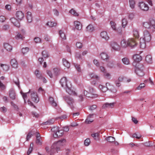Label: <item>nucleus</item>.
Listing matches in <instances>:
<instances>
[{
	"label": "nucleus",
	"mask_w": 155,
	"mask_h": 155,
	"mask_svg": "<svg viewBox=\"0 0 155 155\" xmlns=\"http://www.w3.org/2000/svg\"><path fill=\"white\" fill-rule=\"evenodd\" d=\"M66 141L65 139H62L54 143L51 147L50 150L48 153V155H53L54 153L60 150V147L64 144Z\"/></svg>",
	"instance_id": "obj_1"
},
{
	"label": "nucleus",
	"mask_w": 155,
	"mask_h": 155,
	"mask_svg": "<svg viewBox=\"0 0 155 155\" xmlns=\"http://www.w3.org/2000/svg\"><path fill=\"white\" fill-rule=\"evenodd\" d=\"M151 36L150 33L147 30L144 31L143 36L140 39V47L142 49L146 47V42H150L151 40Z\"/></svg>",
	"instance_id": "obj_2"
},
{
	"label": "nucleus",
	"mask_w": 155,
	"mask_h": 155,
	"mask_svg": "<svg viewBox=\"0 0 155 155\" xmlns=\"http://www.w3.org/2000/svg\"><path fill=\"white\" fill-rule=\"evenodd\" d=\"M67 80L65 77L62 78L60 81V83L62 87H66L67 92L70 95L74 96L77 95V93L74 91L72 90L71 88L68 87L67 84Z\"/></svg>",
	"instance_id": "obj_3"
},
{
	"label": "nucleus",
	"mask_w": 155,
	"mask_h": 155,
	"mask_svg": "<svg viewBox=\"0 0 155 155\" xmlns=\"http://www.w3.org/2000/svg\"><path fill=\"white\" fill-rule=\"evenodd\" d=\"M88 88L89 89V92L86 90L84 91V96L89 97H98V95L96 93L94 89L91 87H89Z\"/></svg>",
	"instance_id": "obj_4"
},
{
	"label": "nucleus",
	"mask_w": 155,
	"mask_h": 155,
	"mask_svg": "<svg viewBox=\"0 0 155 155\" xmlns=\"http://www.w3.org/2000/svg\"><path fill=\"white\" fill-rule=\"evenodd\" d=\"M65 101L72 109H73L75 106L76 103L74 99L69 96H65L64 97Z\"/></svg>",
	"instance_id": "obj_5"
},
{
	"label": "nucleus",
	"mask_w": 155,
	"mask_h": 155,
	"mask_svg": "<svg viewBox=\"0 0 155 155\" xmlns=\"http://www.w3.org/2000/svg\"><path fill=\"white\" fill-rule=\"evenodd\" d=\"M143 25L145 28L150 29L153 31L155 29V21L152 20L149 22H144Z\"/></svg>",
	"instance_id": "obj_6"
},
{
	"label": "nucleus",
	"mask_w": 155,
	"mask_h": 155,
	"mask_svg": "<svg viewBox=\"0 0 155 155\" xmlns=\"http://www.w3.org/2000/svg\"><path fill=\"white\" fill-rule=\"evenodd\" d=\"M51 130L54 133L53 136L54 138L61 137L64 134L63 131L62 130H59L57 127H53Z\"/></svg>",
	"instance_id": "obj_7"
},
{
	"label": "nucleus",
	"mask_w": 155,
	"mask_h": 155,
	"mask_svg": "<svg viewBox=\"0 0 155 155\" xmlns=\"http://www.w3.org/2000/svg\"><path fill=\"white\" fill-rule=\"evenodd\" d=\"M52 72L50 70H47V73L51 78H52L53 75L55 76H57L59 75L61 73V70L59 68H54L52 70Z\"/></svg>",
	"instance_id": "obj_8"
},
{
	"label": "nucleus",
	"mask_w": 155,
	"mask_h": 155,
	"mask_svg": "<svg viewBox=\"0 0 155 155\" xmlns=\"http://www.w3.org/2000/svg\"><path fill=\"white\" fill-rule=\"evenodd\" d=\"M143 67L142 65L139 66L138 67L136 68L135 72L136 74L139 77H142L144 75L143 71Z\"/></svg>",
	"instance_id": "obj_9"
},
{
	"label": "nucleus",
	"mask_w": 155,
	"mask_h": 155,
	"mask_svg": "<svg viewBox=\"0 0 155 155\" xmlns=\"http://www.w3.org/2000/svg\"><path fill=\"white\" fill-rule=\"evenodd\" d=\"M31 98L32 100L35 103H37L39 101V98L37 93L34 91L31 92Z\"/></svg>",
	"instance_id": "obj_10"
},
{
	"label": "nucleus",
	"mask_w": 155,
	"mask_h": 155,
	"mask_svg": "<svg viewBox=\"0 0 155 155\" xmlns=\"http://www.w3.org/2000/svg\"><path fill=\"white\" fill-rule=\"evenodd\" d=\"M139 6L142 10L144 11H147L149 8L148 5L143 2L139 3Z\"/></svg>",
	"instance_id": "obj_11"
},
{
	"label": "nucleus",
	"mask_w": 155,
	"mask_h": 155,
	"mask_svg": "<svg viewBox=\"0 0 155 155\" xmlns=\"http://www.w3.org/2000/svg\"><path fill=\"white\" fill-rule=\"evenodd\" d=\"M128 46L133 47L136 45L137 43L134 39L130 38L128 39Z\"/></svg>",
	"instance_id": "obj_12"
},
{
	"label": "nucleus",
	"mask_w": 155,
	"mask_h": 155,
	"mask_svg": "<svg viewBox=\"0 0 155 155\" xmlns=\"http://www.w3.org/2000/svg\"><path fill=\"white\" fill-rule=\"evenodd\" d=\"M9 96L10 98L13 100L15 99L16 94L14 89L11 88L9 91Z\"/></svg>",
	"instance_id": "obj_13"
},
{
	"label": "nucleus",
	"mask_w": 155,
	"mask_h": 155,
	"mask_svg": "<svg viewBox=\"0 0 155 155\" xmlns=\"http://www.w3.org/2000/svg\"><path fill=\"white\" fill-rule=\"evenodd\" d=\"M100 36L101 38L107 41L110 39V37L108 35L107 32L106 31H103L100 33Z\"/></svg>",
	"instance_id": "obj_14"
},
{
	"label": "nucleus",
	"mask_w": 155,
	"mask_h": 155,
	"mask_svg": "<svg viewBox=\"0 0 155 155\" xmlns=\"http://www.w3.org/2000/svg\"><path fill=\"white\" fill-rule=\"evenodd\" d=\"M110 46L112 48L115 50H118L120 49V47L116 42L112 41L110 42Z\"/></svg>",
	"instance_id": "obj_15"
},
{
	"label": "nucleus",
	"mask_w": 155,
	"mask_h": 155,
	"mask_svg": "<svg viewBox=\"0 0 155 155\" xmlns=\"http://www.w3.org/2000/svg\"><path fill=\"white\" fill-rule=\"evenodd\" d=\"M10 63L13 68H16L18 67V63L15 59H12Z\"/></svg>",
	"instance_id": "obj_16"
},
{
	"label": "nucleus",
	"mask_w": 155,
	"mask_h": 155,
	"mask_svg": "<svg viewBox=\"0 0 155 155\" xmlns=\"http://www.w3.org/2000/svg\"><path fill=\"white\" fill-rule=\"evenodd\" d=\"M94 114H90L89 115L85 120V122L87 124H90L93 121V118Z\"/></svg>",
	"instance_id": "obj_17"
},
{
	"label": "nucleus",
	"mask_w": 155,
	"mask_h": 155,
	"mask_svg": "<svg viewBox=\"0 0 155 155\" xmlns=\"http://www.w3.org/2000/svg\"><path fill=\"white\" fill-rule=\"evenodd\" d=\"M16 16L18 19L21 20L24 18V14L21 11H19L16 12Z\"/></svg>",
	"instance_id": "obj_18"
},
{
	"label": "nucleus",
	"mask_w": 155,
	"mask_h": 155,
	"mask_svg": "<svg viewBox=\"0 0 155 155\" xmlns=\"http://www.w3.org/2000/svg\"><path fill=\"white\" fill-rule=\"evenodd\" d=\"M12 23L15 26L19 28L20 26V24L18 21L15 18H12L10 19Z\"/></svg>",
	"instance_id": "obj_19"
},
{
	"label": "nucleus",
	"mask_w": 155,
	"mask_h": 155,
	"mask_svg": "<svg viewBox=\"0 0 155 155\" xmlns=\"http://www.w3.org/2000/svg\"><path fill=\"white\" fill-rule=\"evenodd\" d=\"M120 45L121 47L123 48H126L128 46V40L127 41L125 39L122 40L120 42Z\"/></svg>",
	"instance_id": "obj_20"
},
{
	"label": "nucleus",
	"mask_w": 155,
	"mask_h": 155,
	"mask_svg": "<svg viewBox=\"0 0 155 155\" xmlns=\"http://www.w3.org/2000/svg\"><path fill=\"white\" fill-rule=\"evenodd\" d=\"M133 59L134 61L138 62L142 60V58L141 56L139 54H135L133 56Z\"/></svg>",
	"instance_id": "obj_21"
},
{
	"label": "nucleus",
	"mask_w": 155,
	"mask_h": 155,
	"mask_svg": "<svg viewBox=\"0 0 155 155\" xmlns=\"http://www.w3.org/2000/svg\"><path fill=\"white\" fill-rule=\"evenodd\" d=\"M74 24L76 28L78 30H81L82 28V25L81 23L78 21H75L74 22Z\"/></svg>",
	"instance_id": "obj_22"
},
{
	"label": "nucleus",
	"mask_w": 155,
	"mask_h": 155,
	"mask_svg": "<svg viewBox=\"0 0 155 155\" xmlns=\"http://www.w3.org/2000/svg\"><path fill=\"white\" fill-rule=\"evenodd\" d=\"M27 19L29 22H31L32 21V16L31 12H28L26 13Z\"/></svg>",
	"instance_id": "obj_23"
},
{
	"label": "nucleus",
	"mask_w": 155,
	"mask_h": 155,
	"mask_svg": "<svg viewBox=\"0 0 155 155\" xmlns=\"http://www.w3.org/2000/svg\"><path fill=\"white\" fill-rule=\"evenodd\" d=\"M4 48L8 51H10L12 49V46L8 43H4Z\"/></svg>",
	"instance_id": "obj_24"
},
{
	"label": "nucleus",
	"mask_w": 155,
	"mask_h": 155,
	"mask_svg": "<svg viewBox=\"0 0 155 155\" xmlns=\"http://www.w3.org/2000/svg\"><path fill=\"white\" fill-rule=\"evenodd\" d=\"M49 101L50 104L53 107H55L57 106V104L54 101L53 97H49Z\"/></svg>",
	"instance_id": "obj_25"
},
{
	"label": "nucleus",
	"mask_w": 155,
	"mask_h": 155,
	"mask_svg": "<svg viewBox=\"0 0 155 155\" xmlns=\"http://www.w3.org/2000/svg\"><path fill=\"white\" fill-rule=\"evenodd\" d=\"M94 30V27L93 25L91 24L89 25L86 27V31L89 32H92Z\"/></svg>",
	"instance_id": "obj_26"
},
{
	"label": "nucleus",
	"mask_w": 155,
	"mask_h": 155,
	"mask_svg": "<svg viewBox=\"0 0 155 155\" xmlns=\"http://www.w3.org/2000/svg\"><path fill=\"white\" fill-rule=\"evenodd\" d=\"M145 61L148 63L151 64L152 63V59L151 55H147L145 58Z\"/></svg>",
	"instance_id": "obj_27"
},
{
	"label": "nucleus",
	"mask_w": 155,
	"mask_h": 155,
	"mask_svg": "<svg viewBox=\"0 0 155 155\" xmlns=\"http://www.w3.org/2000/svg\"><path fill=\"white\" fill-rule=\"evenodd\" d=\"M114 105V103H106L104 104L102 106L103 108H106L107 107H109V108H113Z\"/></svg>",
	"instance_id": "obj_28"
},
{
	"label": "nucleus",
	"mask_w": 155,
	"mask_h": 155,
	"mask_svg": "<svg viewBox=\"0 0 155 155\" xmlns=\"http://www.w3.org/2000/svg\"><path fill=\"white\" fill-rule=\"evenodd\" d=\"M35 73L36 77L39 79H41L43 77L41 73L38 70H36Z\"/></svg>",
	"instance_id": "obj_29"
},
{
	"label": "nucleus",
	"mask_w": 155,
	"mask_h": 155,
	"mask_svg": "<svg viewBox=\"0 0 155 155\" xmlns=\"http://www.w3.org/2000/svg\"><path fill=\"white\" fill-rule=\"evenodd\" d=\"M54 121V119H51L48 120L47 121L44 122L43 123V125H49L53 124Z\"/></svg>",
	"instance_id": "obj_30"
},
{
	"label": "nucleus",
	"mask_w": 155,
	"mask_h": 155,
	"mask_svg": "<svg viewBox=\"0 0 155 155\" xmlns=\"http://www.w3.org/2000/svg\"><path fill=\"white\" fill-rule=\"evenodd\" d=\"M62 61L63 65L67 68H69L70 67V63L64 58L63 59Z\"/></svg>",
	"instance_id": "obj_31"
},
{
	"label": "nucleus",
	"mask_w": 155,
	"mask_h": 155,
	"mask_svg": "<svg viewBox=\"0 0 155 155\" xmlns=\"http://www.w3.org/2000/svg\"><path fill=\"white\" fill-rule=\"evenodd\" d=\"M100 56L101 59L104 60L107 59L109 58L107 54L103 52L101 53Z\"/></svg>",
	"instance_id": "obj_32"
},
{
	"label": "nucleus",
	"mask_w": 155,
	"mask_h": 155,
	"mask_svg": "<svg viewBox=\"0 0 155 155\" xmlns=\"http://www.w3.org/2000/svg\"><path fill=\"white\" fill-rule=\"evenodd\" d=\"M31 91L30 90H29L28 92L25 93H24L21 91L20 93L22 95V97L24 99V102L25 103H26L25 99L27 98V94H28Z\"/></svg>",
	"instance_id": "obj_33"
},
{
	"label": "nucleus",
	"mask_w": 155,
	"mask_h": 155,
	"mask_svg": "<svg viewBox=\"0 0 155 155\" xmlns=\"http://www.w3.org/2000/svg\"><path fill=\"white\" fill-rule=\"evenodd\" d=\"M99 87L100 90L104 92H106L108 89L107 87L104 86L102 85H100Z\"/></svg>",
	"instance_id": "obj_34"
},
{
	"label": "nucleus",
	"mask_w": 155,
	"mask_h": 155,
	"mask_svg": "<svg viewBox=\"0 0 155 155\" xmlns=\"http://www.w3.org/2000/svg\"><path fill=\"white\" fill-rule=\"evenodd\" d=\"M106 140L109 142H113L115 141V139L114 137L109 136L106 138Z\"/></svg>",
	"instance_id": "obj_35"
},
{
	"label": "nucleus",
	"mask_w": 155,
	"mask_h": 155,
	"mask_svg": "<svg viewBox=\"0 0 155 155\" xmlns=\"http://www.w3.org/2000/svg\"><path fill=\"white\" fill-rule=\"evenodd\" d=\"M110 24L111 27L113 30L114 31L117 30L116 24L115 22L113 21H111L110 22Z\"/></svg>",
	"instance_id": "obj_36"
},
{
	"label": "nucleus",
	"mask_w": 155,
	"mask_h": 155,
	"mask_svg": "<svg viewBox=\"0 0 155 155\" xmlns=\"http://www.w3.org/2000/svg\"><path fill=\"white\" fill-rule=\"evenodd\" d=\"M59 34L61 38L63 40H66V37L64 33L63 32V31L61 30H60L59 31Z\"/></svg>",
	"instance_id": "obj_37"
},
{
	"label": "nucleus",
	"mask_w": 155,
	"mask_h": 155,
	"mask_svg": "<svg viewBox=\"0 0 155 155\" xmlns=\"http://www.w3.org/2000/svg\"><path fill=\"white\" fill-rule=\"evenodd\" d=\"M46 25L50 27H52L56 26L57 23L53 21H49L47 23Z\"/></svg>",
	"instance_id": "obj_38"
},
{
	"label": "nucleus",
	"mask_w": 155,
	"mask_h": 155,
	"mask_svg": "<svg viewBox=\"0 0 155 155\" xmlns=\"http://www.w3.org/2000/svg\"><path fill=\"white\" fill-rule=\"evenodd\" d=\"M69 13L74 16H78L79 15L78 13L73 9H71L69 11Z\"/></svg>",
	"instance_id": "obj_39"
},
{
	"label": "nucleus",
	"mask_w": 155,
	"mask_h": 155,
	"mask_svg": "<svg viewBox=\"0 0 155 155\" xmlns=\"http://www.w3.org/2000/svg\"><path fill=\"white\" fill-rule=\"evenodd\" d=\"M129 2L130 7L132 8H134L135 4V2L134 0H129Z\"/></svg>",
	"instance_id": "obj_40"
},
{
	"label": "nucleus",
	"mask_w": 155,
	"mask_h": 155,
	"mask_svg": "<svg viewBox=\"0 0 155 155\" xmlns=\"http://www.w3.org/2000/svg\"><path fill=\"white\" fill-rule=\"evenodd\" d=\"M123 63L126 65L129 64H130V61L129 59L127 58H124L122 59Z\"/></svg>",
	"instance_id": "obj_41"
},
{
	"label": "nucleus",
	"mask_w": 155,
	"mask_h": 155,
	"mask_svg": "<svg viewBox=\"0 0 155 155\" xmlns=\"http://www.w3.org/2000/svg\"><path fill=\"white\" fill-rule=\"evenodd\" d=\"M1 66L3 68V70L5 71H8L9 69V66L7 65L1 64Z\"/></svg>",
	"instance_id": "obj_42"
},
{
	"label": "nucleus",
	"mask_w": 155,
	"mask_h": 155,
	"mask_svg": "<svg viewBox=\"0 0 155 155\" xmlns=\"http://www.w3.org/2000/svg\"><path fill=\"white\" fill-rule=\"evenodd\" d=\"M42 55L43 57L46 58H48L49 56L48 52L46 51H44L42 52Z\"/></svg>",
	"instance_id": "obj_43"
},
{
	"label": "nucleus",
	"mask_w": 155,
	"mask_h": 155,
	"mask_svg": "<svg viewBox=\"0 0 155 155\" xmlns=\"http://www.w3.org/2000/svg\"><path fill=\"white\" fill-rule=\"evenodd\" d=\"M133 35L134 37L136 38H138L139 37V34L138 31L136 29L134 30L133 31Z\"/></svg>",
	"instance_id": "obj_44"
},
{
	"label": "nucleus",
	"mask_w": 155,
	"mask_h": 155,
	"mask_svg": "<svg viewBox=\"0 0 155 155\" xmlns=\"http://www.w3.org/2000/svg\"><path fill=\"white\" fill-rule=\"evenodd\" d=\"M36 143L38 145H41L42 144V137H41L40 138H36Z\"/></svg>",
	"instance_id": "obj_45"
},
{
	"label": "nucleus",
	"mask_w": 155,
	"mask_h": 155,
	"mask_svg": "<svg viewBox=\"0 0 155 155\" xmlns=\"http://www.w3.org/2000/svg\"><path fill=\"white\" fill-rule=\"evenodd\" d=\"M89 76L91 78L96 79L97 80H99V77L93 73L90 74H89Z\"/></svg>",
	"instance_id": "obj_46"
},
{
	"label": "nucleus",
	"mask_w": 155,
	"mask_h": 155,
	"mask_svg": "<svg viewBox=\"0 0 155 155\" xmlns=\"http://www.w3.org/2000/svg\"><path fill=\"white\" fill-rule=\"evenodd\" d=\"M127 24V19L124 18L122 20V24L123 27L124 28Z\"/></svg>",
	"instance_id": "obj_47"
},
{
	"label": "nucleus",
	"mask_w": 155,
	"mask_h": 155,
	"mask_svg": "<svg viewBox=\"0 0 155 155\" xmlns=\"http://www.w3.org/2000/svg\"><path fill=\"white\" fill-rule=\"evenodd\" d=\"M99 135V134L98 133L92 134H91L92 137H93L95 140H97L98 139V137Z\"/></svg>",
	"instance_id": "obj_48"
},
{
	"label": "nucleus",
	"mask_w": 155,
	"mask_h": 155,
	"mask_svg": "<svg viewBox=\"0 0 155 155\" xmlns=\"http://www.w3.org/2000/svg\"><path fill=\"white\" fill-rule=\"evenodd\" d=\"M108 67L111 68H113L114 66V62L113 61H110L107 64Z\"/></svg>",
	"instance_id": "obj_49"
},
{
	"label": "nucleus",
	"mask_w": 155,
	"mask_h": 155,
	"mask_svg": "<svg viewBox=\"0 0 155 155\" xmlns=\"http://www.w3.org/2000/svg\"><path fill=\"white\" fill-rule=\"evenodd\" d=\"M145 86V84L144 83H142L140 84L139 86L137 87V90H141Z\"/></svg>",
	"instance_id": "obj_50"
},
{
	"label": "nucleus",
	"mask_w": 155,
	"mask_h": 155,
	"mask_svg": "<svg viewBox=\"0 0 155 155\" xmlns=\"http://www.w3.org/2000/svg\"><path fill=\"white\" fill-rule=\"evenodd\" d=\"M91 141L89 138H87L84 141V144L86 146H88L90 143Z\"/></svg>",
	"instance_id": "obj_51"
},
{
	"label": "nucleus",
	"mask_w": 155,
	"mask_h": 155,
	"mask_svg": "<svg viewBox=\"0 0 155 155\" xmlns=\"http://www.w3.org/2000/svg\"><path fill=\"white\" fill-rule=\"evenodd\" d=\"M15 38L17 39H23V38H24V37L23 36V35H22L18 33V35L15 36Z\"/></svg>",
	"instance_id": "obj_52"
},
{
	"label": "nucleus",
	"mask_w": 155,
	"mask_h": 155,
	"mask_svg": "<svg viewBox=\"0 0 155 155\" xmlns=\"http://www.w3.org/2000/svg\"><path fill=\"white\" fill-rule=\"evenodd\" d=\"M34 40L35 41V42L36 43H39L41 42V39L38 37H36L34 38Z\"/></svg>",
	"instance_id": "obj_53"
},
{
	"label": "nucleus",
	"mask_w": 155,
	"mask_h": 155,
	"mask_svg": "<svg viewBox=\"0 0 155 155\" xmlns=\"http://www.w3.org/2000/svg\"><path fill=\"white\" fill-rule=\"evenodd\" d=\"M29 51V48H28L26 47L23 48L22 49L21 51L23 54H26Z\"/></svg>",
	"instance_id": "obj_54"
},
{
	"label": "nucleus",
	"mask_w": 155,
	"mask_h": 155,
	"mask_svg": "<svg viewBox=\"0 0 155 155\" xmlns=\"http://www.w3.org/2000/svg\"><path fill=\"white\" fill-rule=\"evenodd\" d=\"M84 98V97L82 94L79 95L78 96V101L79 102H82L83 101Z\"/></svg>",
	"instance_id": "obj_55"
},
{
	"label": "nucleus",
	"mask_w": 155,
	"mask_h": 155,
	"mask_svg": "<svg viewBox=\"0 0 155 155\" xmlns=\"http://www.w3.org/2000/svg\"><path fill=\"white\" fill-rule=\"evenodd\" d=\"M76 46L77 48H81L82 47V44L80 42H77L76 44Z\"/></svg>",
	"instance_id": "obj_56"
},
{
	"label": "nucleus",
	"mask_w": 155,
	"mask_h": 155,
	"mask_svg": "<svg viewBox=\"0 0 155 155\" xmlns=\"http://www.w3.org/2000/svg\"><path fill=\"white\" fill-rule=\"evenodd\" d=\"M133 137H135L138 139H140L141 136L140 134L138 135L137 133L134 134L132 136Z\"/></svg>",
	"instance_id": "obj_57"
},
{
	"label": "nucleus",
	"mask_w": 155,
	"mask_h": 155,
	"mask_svg": "<svg viewBox=\"0 0 155 155\" xmlns=\"http://www.w3.org/2000/svg\"><path fill=\"white\" fill-rule=\"evenodd\" d=\"M32 132H31L28 133L27 136L26 140L28 141L31 138V136L33 135V134L31 133Z\"/></svg>",
	"instance_id": "obj_58"
},
{
	"label": "nucleus",
	"mask_w": 155,
	"mask_h": 155,
	"mask_svg": "<svg viewBox=\"0 0 155 155\" xmlns=\"http://www.w3.org/2000/svg\"><path fill=\"white\" fill-rule=\"evenodd\" d=\"M0 88L2 90H3L5 88V86L1 81H0Z\"/></svg>",
	"instance_id": "obj_59"
},
{
	"label": "nucleus",
	"mask_w": 155,
	"mask_h": 155,
	"mask_svg": "<svg viewBox=\"0 0 155 155\" xmlns=\"http://www.w3.org/2000/svg\"><path fill=\"white\" fill-rule=\"evenodd\" d=\"M80 65H78L77 64H74V66L76 69L79 72H80L81 71Z\"/></svg>",
	"instance_id": "obj_60"
},
{
	"label": "nucleus",
	"mask_w": 155,
	"mask_h": 155,
	"mask_svg": "<svg viewBox=\"0 0 155 155\" xmlns=\"http://www.w3.org/2000/svg\"><path fill=\"white\" fill-rule=\"evenodd\" d=\"M104 75L105 77H106V78H110V74L109 73L107 72L106 71H105V72L104 73Z\"/></svg>",
	"instance_id": "obj_61"
},
{
	"label": "nucleus",
	"mask_w": 155,
	"mask_h": 155,
	"mask_svg": "<svg viewBox=\"0 0 155 155\" xmlns=\"http://www.w3.org/2000/svg\"><path fill=\"white\" fill-rule=\"evenodd\" d=\"M0 111L3 113H5L7 111V109L5 107L3 106L0 108Z\"/></svg>",
	"instance_id": "obj_62"
},
{
	"label": "nucleus",
	"mask_w": 155,
	"mask_h": 155,
	"mask_svg": "<svg viewBox=\"0 0 155 155\" xmlns=\"http://www.w3.org/2000/svg\"><path fill=\"white\" fill-rule=\"evenodd\" d=\"M6 19L5 17L3 16H0V22H3Z\"/></svg>",
	"instance_id": "obj_63"
},
{
	"label": "nucleus",
	"mask_w": 155,
	"mask_h": 155,
	"mask_svg": "<svg viewBox=\"0 0 155 155\" xmlns=\"http://www.w3.org/2000/svg\"><path fill=\"white\" fill-rule=\"evenodd\" d=\"M94 63L95 64L97 67H99L100 64L98 61L97 60H94L93 61Z\"/></svg>",
	"instance_id": "obj_64"
}]
</instances>
